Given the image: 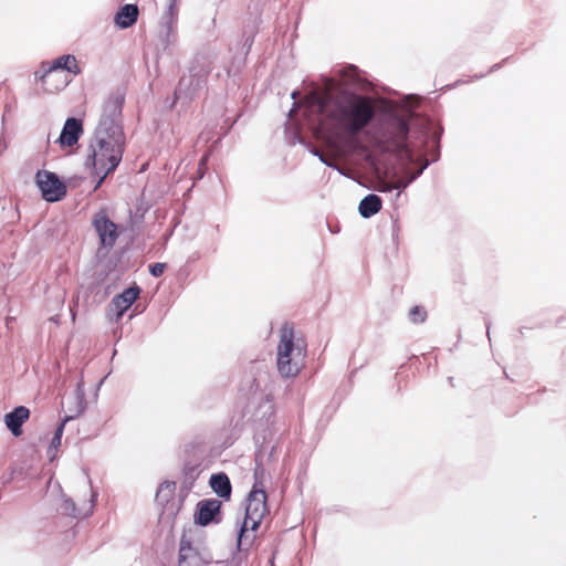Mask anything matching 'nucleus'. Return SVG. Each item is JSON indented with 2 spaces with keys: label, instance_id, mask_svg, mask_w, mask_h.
Masks as SVG:
<instances>
[{
  "label": "nucleus",
  "instance_id": "393cba45",
  "mask_svg": "<svg viewBox=\"0 0 566 566\" xmlns=\"http://www.w3.org/2000/svg\"><path fill=\"white\" fill-rule=\"evenodd\" d=\"M312 153L317 156L323 164L338 170L342 175H345L344 170L335 161L328 160L322 151L314 149Z\"/></svg>",
  "mask_w": 566,
  "mask_h": 566
},
{
  "label": "nucleus",
  "instance_id": "a211bd4d",
  "mask_svg": "<svg viewBox=\"0 0 566 566\" xmlns=\"http://www.w3.org/2000/svg\"><path fill=\"white\" fill-rule=\"evenodd\" d=\"M138 18V8L136 4H125L115 15V23L120 29L132 27Z\"/></svg>",
  "mask_w": 566,
  "mask_h": 566
},
{
  "label": "nucleus",
  "instance_id": "1a4fd4ad",
  "mask_svg": "<svg viewBox=\"0 0 566 566\" xmlns=\"http://www.w3.org/2000/svg\"><path fill=\"white\" fill-rule=\"evenodd\" d=\"M41 69L43 70L42 74H40V72L35 73V76L40 81H44V78L49 74H51L52 72L57 71V70H64L74 75H77L81 73V69L78 67L76 57L72 54L59 56L57 59L53 60L51 63H42Z\"/></svg>",
  "mask_w": 566,
  "mask_h": 566
},
{
  "label": "nucleus",
  "instance_id": "4468645a",
  "mask_svg": "<svg viewBox=\"0 0 566 566\" xmlns=\"http://www.w3.org/2000/svg\"><path fill=\"white\" fill-rule=\"evenodd\" d=\"M203 78L197 75L184 76L176 87L175 96L176 99L191 98L198 88L201 87Z\"/></svg>",
  "mask_w": 566,
  "mask_h": 566
},
{
  "label": "nucleus",
  "instance_id": "c85d7f7f",
  "mask_svg": "<svg viewBox=\"0 0 566 566\" xmlns=\"http://www.w3.org/2000/svg\"><path fill=\"white\" fill-rule=\"evenodd\" d=\"M207 164V156H203L199 163V169H202Z\"/></svg>",
  "mask_w": 566,
  "mask_h": 566
},
{
  "label": "nucleus",
  "instance_id": "dca6fc26",
  "mask_svg": "<svg viewBox=\"0 0 566 566\" xmlns=\"http://www.w3.org/2000/svg\"><path fill=\"white\" fill-rule=\"evenodd\" d=\"M29 409L23 406L17 407L6 415V424L13 436L18 437L21 434V427L29 418Z\"/></svg>",
  "mask_w": 566,
  "mask_h": 566
},
{
  "label": "nucleus",
  "instance_id": "ddd939ff",
  "mask_svg": "<svg viewBox=\"0 0 566 566\" xmlns=\"http://www.w3.org/2000/svg\"><path fill=\"white\" fill-rule=\"evenodd\" d=\"M140 293L138 286H132L126 289L123 293L116 295L112 300V305L117 311L116 318L119 319L124 313L133 305Z\"/></svg>",
  "mask_w": 566,
  "mask_h": 566
},
{
  "label": "nucleus",
  "instance_id": "b1692460",
  "mask_svg": "<svg viewBox=\"0 0 566 566\" xmlns=\"http://www.w3.org/2000/svg\"><path fill=\"white\" fill-rule=\"evenodd\" d=\"M409 318L412 323H423L427 318V312L422 306H413L409 311Z\"/></svg>",
  "mask_w": 566,
  "mask_h": 566
},
{
  "label": "nucleus",
  "instance_id": "9b49d317",
  "mask_svg": "<svg viewBox=\"0 0 566 566\" xmlns=\"http://www.w3.org/2000/svg\"><path fill=\"white\" fill-rule=\"evenodd\" d=\"M96 496L97 494L93 490H91V500L88 501V503L84 504L81 507H77L71 497L63 494L59 510L64 515L72 516L75 518H85L93 513Z\"/></svg>",
  "mask_w": 566,
  "mask_h": 566
},
{
  "label": "nucleus",
  "instance_id": "4be33fe9",
  "mask_svg": "<svg viewBox=\"0 0 566 566\" xmlns=\"http://www.w3.org/2000/svg\"><path fill=\"white\" fill-rule=\"evenodd\" d=\"M75 416H66L62 422L60 423V426L56 428L55 432H54V436L51 440V444H50V451L52 449H57V447L61 444V439H62V434H63V431H64V427H65V423L72 419H74Z\"/></svg>",
  "mask_w": 566,
  "mask_h": 566
},
{
  "label": "nucleus",
  "instance_id": "c756f323",
  "mask_svg": "<svg viewBox=\"0 0 566 566\" xmlns=\"http://www.w3.org/2000/svg\"><path fill=\"white\" fill-rule=\"evenodd\" d=\"M105 275H106V274H105L104 272H103V273H98V274H97V281H98V282H99V281H102V280L104 279V276H105Z\"/></svg>",
  "mask_w": 566,
  "mask_h": 566
},
{
  "label": "nucleus",
  "instance_id": "a878e982",
  "mask_svg": "<svg viewBox=\"0 0 566 566\" xmlns=\"http://www.w3.org/2000/svg\"><path fill=\"white\" fill-rule=\"evenodd\" d=\"M165 268V263H154L149 266V272L153 276L158 277L164 273Z\"/></svg>",
  "mask_w": 566,
  "mask_h": 566
},
{
  "label": "nucleus",
  "instance_id": "6e6552de",
  "mask_svg": "<svg viewBox=\"0 0 566 566\" xmlns=\"http://www.w3.org/2000/svg\"><path fill=\"white\" fill-rule=\"evenodd\" d=\"M93 227L98 234L101 245L112 249L118 238L117 226L108 218L106 210L102 209L93 217Z\"/></svg>",
  "mask_w": 566,
  "mask_h": 566
},
{
  "label": "nucleus",
  "instance_id": "39448f33",
  "mask_svg": "<svg viewBox=\"0 0 566 566\" xmlns=\"http://www.w3.org/2000/svg\"><path fill=\"white\" fill-rule=\"evenodd\" d=\"M266 512V494L261 483L255 482L248 496L245 516L241 523L238 534V548L240 552L247 551L254 541V535L248 534L259 526Z\"/></svg>",
  "mask_w": 566,
  "mask_h": 566
},
{
  "label": "nucleus",
  "instance_id": "7c9ffc66",
  "mask_svg": "<svg viewBox=\"0 0 566 566\" xmlns=\"http://www.w3.org/2000/svg\"><path fill=\"white\" fill-rule=\"evenodd\" d=\"M486 335L490 338V323H486Z\"/></svg>",
  "mask_w": 566,
  "mask_h": 566
},
{
  "label": "nucleus",
  "instance_id": "f03ea898",
  "mask_svg": "<svg viewBox=\"0 0 566 566\" xmlns=\"http://www.w3.org/2000/svg\"><path fill=\"white\" fill-rule=\"evenodd\" d=\"M124 96L111 95L104 103L98 124L90 139L85 166L98 177L95 189L114 172L123 159L126 137L122 125Z\"/></svg>",
  "mask_w": 566,
  "mask_h": 566
},
{
  "label": "nucleus",
  "instance_id": "5701e85b",
  "mask_svg": "<svg viewBox=\"0 0 566 566\" xmlns=\"http://www.w3.org/2000/svg\"><path fill=\"white\" fill-rule=\"evenodd\" d=\"M301 93L300 91H293L292 94H291V97L294 99V104H293V107L292 109L290 111L289 113V116L292 118L293 114L300 109L302 106L304 107V109H306V98H304L303 103L302 102H297V98L300 97ZM310 94H307L305 97H307ZM303 115L306 119V122L308 123V117L305 115V111H303Z\"/></svg>",
  "mask_w": 566,
  "mask_h": 566
},
{
  "label": "nucleus",
  "instance_id": "aec40b11",
  "mask_svg": "<svg viewBox=\"0 0 566 566\" xmlns=\"http://www.w3.org/2000/svg\"><path fill=\"white\" fill-rule=\"evenodd\" d=\"M421 128L423 129V134L430 135L426 138L429 139L434 144L436 149L433 154L432 160H438L439 158V142H440V132L433 129L432 123L429 119H420Z\"/></svg>",
  "mask_w": 566,
  "mask_h": 566
},
{
  "label": "nucleus",
  "instance_id": "412c9836",
  "mask_svg": "<svg viewBox=\"0 0 566 566\" xmlns=\"http://www.w3.org/2000/svg\"><path fill=\"white\" fill-rule=\"evenodd\" d=\"M179 2L180 0L168 1L167 10L161 17L163 21L178 22Z\"/></svg>",
  "mask_w": 566,
  "mask_h": 566
},
{
  "label": "nucleus",
  "instance_id": "20e7f679",
  "mask_svg": "<svg viewBox=\"0 0 566 566\" xmlns=\"http://www.w3.org/2000/svg\"><path fill=\"white\" fill-rule=\"evenodd\" d=\"M276 352L277 370L282 377H296L304 366L306 343L296 337L291 324L285 323L280 329V342Z\"/></svg>",
  "mask_w": 566,
  "mask_h": 566
},
{
  "label": "nucleus",
  "instance_id": "bb28decb",
  "mask_svg": "<svg viewBox=\"0 0 566 566\" xmlns=\"http://www.w3.org/2000/svg\"><path fill=\"white\" fill-rule=\"evenodd\" d=\"M344 76L347 77L346 78L347 82L356 81L357 77H358V70H357V67L354 66V65L348 66L347 70H346V73L344 74Z\"/></svg>",
  "mask_w": 566,
  "mask_h": 566
},
{
  "label": "nucleus",
  "instance_id": "72a5a7b5",
  "mask_svg": "<svg viewBox=\"0 0 566 566\" xmlns=\"http://www.w3.org/2000/svg\"><path fill=\"white\" fill-rule=\"evenodd\" d=\"M82 411H83V407H81V408L77 410L76 416H77V415H80V413H82Z\"/></svg>",
  "mask_w": 566,
  "mask_h": 566
},
{
  "label": "nucleus",
  "instance_id": "9d476101",
  "mask_svg": "<svg viewBox=\"0 0 566 566\" xmlns=\"http://www.w3.org/2000/svg\"><path fill=\"white\" fill-rule=\"evenodd\" d=\"M221 502L216 499L202 500L197 504L195 521L198 525L207 526L219 522Z\"/></svg>",
  "mask_w": 566,
  "mask_h": 566
},
{
  "label": "nucleus",
  "instance_id": "423d86ee",
  "mask_svg": "<svg viewBox=\"0 0 566 566\" xmlns=\"http://www.w3.org/2000/svg\"><path fill=\"white\" fill-rule=\"evenodd\" d=\"M213 560L211 553L193 544L186 534L180 538L178 566H208Z\"/></svg>",
  "mask_w": 566,
  "mask_h": 566
},
{
  "label": "nucleus",
  "instance_id": "cd10ccee",
  "mask_svg": "<svg viewBox=\"0 0 566 566\" xmlns=\"http://www.w3.org/2000/svg\"><path fill=\"white\" fill-rule=\"evenodd\" d=\"M263 467L256 462V467L254 469V476H255V480L258 481L259 476L263 474Z\"/></svg>",
  "mask_w": 566,
  "mask_h": 566
},
{
  "label": "nucleus",
  "instance_id": "f3484780",
  "mask_svg": "<svg viewBox=\"0 0 566 566\" xmlns=\"http://www.w3.org/2000/svg\"><path fill=\"white\" fill-rule=\"evenodd\" d=\"M209 484L213 492L221 499L229 500L231 496V482L226 473H216L212 474L209 481Z\"/></svg>",
  "mask_w": 566,
  "mask_h": 566
},
{
  "label": "nucleus",
  "instance_id": "0eeeda50",
  "mask_svg": "<svg viewBox=\"0 0 566 566\" xmlns=\"http://www.w3.org/2000/svg\"><path fill=\"white\" fill-rule=\"evenodd\" d=\"M35 184L41 190L43 199L49 202L60 201L66 195V186L54 172L39 170L35 175Z\"/></svg>",
  "mask_w": 566,
  "mask_h": 566
},
{
  "label": "nucleus",
  "instance_id": "f704fd0d",
  "mask_svg": "<svg viewBox=\"0 0 566 566\" xmlns=\"http://www.w3.org/2000/svg\"><path fill=\"white\" fill-rule=\"evenodd\" d=\"M107 294H108V291L105 290L103 297L107 296Z\"/></svg>",
  "mask_w": 566,
  "mask_h": 566
},
{
  "label": "nucleus",
  "instance_id": "473e14b6",
  "mask_svg": "<svg viewBox=\"0 0 566 566\" xmlns=\"http://www.w3.org/2000/svg\"><path fill=\"white\" fill-rule=\"evenodd\" d=\"M218 566H229L228 564H224V563H217Z\"/></svg>",
  "mask_w": 566,
  "mask_h": 566
},
{
  "label": "nucleus",
  "instance_id": "f8f14e48",
  "mask_svg": "<svg viewBox=\"0 0 566 566\" xmlns=\"http://www.w3.org/2000/svg\"><path fill=\"white\" fill-rule=\"evenodd\" d=\"M83 134L82 120L75 117H70L65 120L59 137V143L62 146L72 147L77 144L81 135Z\"/></svg>",
  "mask_w": 566,
  "mask_h": 566
},
{
  "label": "nucleus",
  "instance_id": "2f4dec72",
  "mask_svg": "<svg viewBox=\"0 0 566 566\" xmlns=\"http://www.w3.org/2000/svg\"><path fill=\"white\" fill-rule=\"evenodd\" d=\"M497 69V64L493 65L492 69L490 70V72L494 71Z\"/></svg>",
  "mask_w": 566,
  "mask_h": 566
},
{
  "label": "nucleus",
  "instance_id": "7ed1b4c3",
  "mask_svg": "<svg viewBox=\"0 0 566 566\" xmlns=\"http://www.w3.org/2000/svg\"><path fill=\"white\" fill-rule=\"evenodd\" d=\"M409 128L408 119L401 116H391L385 125L384 143L387 144L388 150L397 154L401 168L399 171H387L385 177L379 178L378 190L381 192L405 189L421 176L430 164L423 156L416 158L413 149L407 140Z\"/></svg>",
  "mask_w": 566,
  "mask_h": 566
},
{
  "label": "nucleus",
  "instance_id": "6ab92c4d",
  "mask_svg": "<svg viewBox=\"0 0 566 566\" xmlns=\"http://www.w3.org/2000/svg\"><path fill=\"white\" fill-rule=\"evenodd\" d=\"M382 200L375 193H369L361 199L358 206V211L363 218H370L380 211Z\"/></svg>",
  "mask_w": 566,
  "mask_h": 566
},
{
  "label": "nucleus",
  "instance_id": "f257e3e1",
  "mask_svg": "<svg viewBox=\"0 0 566 566\" xmlns=\"http://www.w3.org/2000/svg\"><path fill=\"white\" fill-rule=\"evenodd\" d=\"M305 115L315 135L331 144H343L371 123L376 106L369 97L358 94L333 97L314 90L306 97Z\"/></svg>",
  "mask_w": 566,
  "mask_h": 566
},
{
  "label": "nucleus",
  "instance_id": "2eb2a0df",
  "mask_svg": "<svg viewBox=\"0 0 566 566\" xmlns=\"http://www.w3.org/2000/svg\"><path fill=\"white\" fill-rule=\"evenodd\" d=\"M177 25L178 22L160 20L158 40L164 50H168L177 43Z\"/></svg>",
  "mask_w": 566,
  "mask_h": 566
}]
</instances>
